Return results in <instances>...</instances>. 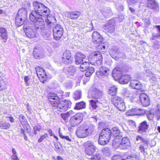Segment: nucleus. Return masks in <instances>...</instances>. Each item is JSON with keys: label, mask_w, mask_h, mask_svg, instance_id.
Wrapping results in <instances>:
<instances>
[{"label": "nucleus", "mask_w": 160, "mask_h": 160, "mask_svg": "<svg viewBox=\"0 0 160 160\" xmlns=\"http://www.w3.org/2000/svg\"><path fill=\"white\" fill-rule=\"evenodd\" d=\"M130 86L133 88L143 91L142 85L137 80H132L130 83Z\"/></svg>", "instance_id": "obj_22"}, {"label": "nucleus", "mask_w": 160, "mask_h": 160, "mask_svg": "<svg viewBox=\"0 0 160 160\" xmlns=\"http://www.w3.org/2000/svg\"><path fill=\"white\" fill-rule=\"evenodd\" d=\"M10 126V124L8 122L0 121V127L3 129H8Z\"/></svg>", "instance_id": "obj_43"}, {"label": "nucleus", "mask_w": 160, "mask_h": 160, "mask_svg": "<svg viewBox=\"0 0 160 160\" xmlns=\"http://www.w3.org/2000/svg\"><path fill=\"white\" fill-rule=\"evenodd\" d=\"M102 151L103 153L106 155H109L111 153L110 149L107 147L104 148L102 150Z\"/></svg>", "instance_id": "obj_52"}, {"label": "nucleus", "mask_w": 160, "mask_h": 160, "mask_svg": "<svg viewBox=\"0 0 160 160\" xmlns=\"http://www.w3.org/2000/svg\"><path fill=\"white\" fill-rule=\"evenodd\" d=\"M111 134L112 136H113L115 137H119V135L120 134V130L116 127L113 128L112 130L111 131Z\"/></svg>", "instance_id": "obj_36"}, {"label": "nucleus", "mask_w": 160, "mask_h": 160, "mask_svg": "<svg viewBox=\"0 0 160 160\" xmlns=\"http://www.w3.org/2000/svg\"><path fill=\"white\" fill-rule=\"evenodd\" d=\"M139 99L144 106H147L149 104L150 102L148 96L145 93H142L139 96Z\"/></svg>", "instance_id": "obj_19"}, {"label": "nucleus", "mask_w": 160, "mask_h": 160, "mask_svg": "<svg viewBox=\"0 0 160 160\" xmlns=\"http://www.w3.org/2000/svg\"><path fill=\"white\" fill-rule=\"evenodd\" d=\"M112 103L120 111H124L126 106L123 100L121 97L114 95L111 98Z\"/></svg>", "instance_id": "obj_4"}, {"label": "nucleus", "mask_w": 160, "mask_h": 160, "mask_svg": "<svg viewBox=\"0 0 160 160\" xmlns=\"http://www.w3.org/2000/svg\"><path fill=\"white\" fill-rule=\"evenodd\" d=\"M48 97L53 107H56L58 103L59 102L58 96L55 93H51L48 94Z\"/></svg>", "instance_id": "obj_12"}, {"label": "nucleus", "mask_w": 160, "mask_h": 160, "mask_svg": "<svg viewBox=\"0 0 160 160\" xmlns=\"http://www.w3.org/2000/svg\"><path fill=\"white\" fill-rule=\"evenodd\" d=\"M24 28L25 29L24 32L27 38H33L38 36V33L36 32L32 24H30L28 26H24Z\"/></svg>", "instance_id": "obj_5"}, {"label": "nucleus", "mask_w": 160, "mask_h": 160, "mask_svg": "<svg viewBox=\"0 0 160 160\" xmlns=\"http://www.w3.org/2000/svg\"><path fill=\"white\" fill-rule=\"evenodd\" d=\"M42 128L41 127L40 125H37L36 126H35L33 127V133L35 135H36L37 134V131H40Z\"/></svg>", "instance_id": "obj_53"}, {"label": "nucleus", "mask_w": 160, "mask_h": 160, "mask_svg": "<svg viewBox=\"0 0 160 160\" xmlns=\"http://www.w3.org/2000/svg\"><path fill=\"white\" fill-rule=\"evenodd\" d=\"M94 130V127L92 125L88 127L86 125L79 126L77 130L76 134L79 138H83L91 135Z\"/></svg>", "instance_id": "obj_2"}, {"label": "nucleus", "mask_w": 160, "mask_h": 160, "mask_svg": "<svg viewBox=\"0 0 160 160\" xmlns=\"http://www.w3.org/2000/svg\"><path fill=\"white\" fill-rule=\"evenodd\" d=\"M25 19L16 16L15 18V24L16 26L19 27L23 24Z\"/></svg>", "instance_id": "obj_38"}, {"label": "nucleus", "mask_w": 160, "mask_h": 160, "mask_svg": "<svg viewBox=\"0 0 160 160\" xmlns=\"http://www.w3.org/2000/svg\"><path fill=\"white\" fill-rule=\"evenodd\" d=\"M91 56H93V58L95 59L94 61H92L90 62L91 64L95 66H100L101 64L102 58V55L99 52L92 53L89 57Z\"/></svg>", "instance_id": "obj_9"}, {"label": "nucleus", "mask_w": 160, "mask_h": 160, "mask_svg": "<svg viewBox=\"0 0 160 160\" xmlns=\"http://www.w3.org/2000/svg\"><path fill=\"white\" fill-rule=\"evenodd\" d=\"M152 36L153 38H158L160 37V33L159 32L157 33H153L152 34Z\"/></svg>", "instance_id": "obj_64"}, {"label": "nucleus", "mask_w": 160, "mask_h": 160, "mask_svg": "<svg viewBox=\"0 0 160 160\" xmlns=\"http://www.w3.org/2000/svg\"><path fill=\"white\" fill-rule=\"evenodd\" d=\"M72 58L71 57L70 51L66 50L62 55V62L65 64H69L72 62Z\"/></svg>", "instance_id": "obj_13"}, {"label": "nucleus", "mask_w": 160, "mask_h": 160, "mask_svg": "<svg viewBox=\"0 0 160 160\" xmlns=\"http://www.w3.org/2000/svg\"><path fill=\"white\" fill-rule=\"evenodd\" d=\"M48 136V134L46 133L43 135H41L40 136V138L38 140V142H42L43 140L46 138Z\"/></svg>", "instance_id": "obj_58"}, {"label": "nucleus", "mask_w": 160, "mask_h": 160, "mask_svg": "<svg viewBox=\"0 0 160 160\" xmlns=\"http://www.w3.org/2000/svg\"><path fill=\"white\" fill-rule=\"evenodd\" d=\"M92 41L95 44H99L102 42V38L97 31H94L92 33Z\"/></svg>", "instance_id": "obj_17"}, {"label": "nucleus", "mask_w": 160, "mask_h": 160, "mask_svg": "<svg viewBox=\"0 0 160 160\" xmlns=\"http://www.w3.org/2000/svg\"><path fill=\"white\" fill-rule=\"evenodd\" d=\"M154 109L150 110L148 113L147 114V118L148 120L153 121V118L154 117Z\"/></svg>", "instance_id": "obj_47"}, {"label": "nucleus", "mask_w": 160, "mask_h": 160, "mask_svg": "<svg viewBox=\"0 0 160 160\" xmlns=\"http://www.w3.org/2000/svg\"><path fill=\"white\" fill-rule=\"evenodd\" d=\"M103 95V92L100 90L94 88L92 90L89 91L88 97L89 98L100 99Z\"/></svg>", "instance_id": "obj_10"}, {"label": "nucleus", "mask_w": 160, "mask_h": 160, "mask_svg": "<svg viewBox=\"0 0 160 160\" xmlns=\"http://www.w3.org/2000/svg\"><path fill=\"white\" fill-rule=\"evenodd\" d=\"M19 119L20 122L23 126L24 129H27L28 128L26 125L27 124V121L25 117L22 114H20L19 116Z\"/></svg>", "instance_id": "obj_33"}, {"label": "nucleus", "mask_w": 160, "mask_h": 160, "mask_svg": "<svg viewBox=\"0 0 160 160\" xmlns=\"http://www.w3.org/2000/svg\"><path fill=\"white\" fill-rule=\"evenodd\" d=\"M64 70L67 74L73 76L76 72V68L75 66H71L68 67L64 68Z\"/></svg>", "instance_id": "obj_25"}, {"label": "nucleus", "mask_w": 160, "mask_h": 160, "mask_svg": "<svg viewBox=\"0 0 160 160\" xmlns=\"http://www.w3.org/2000/svg\"><path fill=\"white\" fill-rule=\"evenodd\" d=\"M147 6L148 7L152 9L157 10L158 8L157 3L154 0H148Z\"/></svg>", "instance_id": "obj_29"}, {"label": "nucleus", "mask_w": 160, "mask_h": 160, "mask_svg": "<svg viewBox=\"0 0 160 160\" xmlns=\"http://www.w3.org/2000/svg\"><path fill=\"white\" fill-rule=\"evenodd\" d=\"M96 148H86L85 149V152L88 155H93L95 151Z\"/></svg>", "instance_id": "obj_42"}, {"label": "nucleus", "mask_w": 160, "mask_h": 160, "mask_svg": "<svg viewBox=\"0 0 160 160\" xmlns=\"http://www.w3.org/2000/svg\"><path fill=\"white\" fill-rule=\"evenodd\" d=\"M145 111L142 109L135 108L131 109L128 112V115L133 116L138 114H143Z\"/></svg>", "instance_id": "obj_24"}, {"label": "nucleus", "mask_w": 160, "mask_h": 160, "mask_svg": "<svg viewBox=\"0 0 160 160\" xmlns=\"http://www.w3.org/2000/svg\"><path fill=\"white\" fill-rule=\"evenodd\" d=\"M145 144L141 145L139 147V150L141 151V152L142 153H144L145 152V148L144 145Z\"/></svg>", "instance_id": "obj_62"}, {"label": "nucleus", "mask_w": 160, "mask_h": 160, "mask_svg": "<svg viewBox=\"0 0 160 160\" xmlns=\"http://www.w3.org/2000/svg\"><path fill=\"white\" fill-rule=\"evenodd\" d=\"M149 125L147 123L146 121H144L141 122L138 127V132L141 134H144L146 133L148 128Z\"/></svg>", "instance_id": "obj_14"}, {"label": "nucleus", "mask_w": 160, "mask_h": 160, "mask_svg": "<svg viewBox=\"0 0 160 160\" xmlns=\"http://www.w3.org/2000/svg\"><path fill=\"white\" fill-rule=\"evenodd\" d=\"M80 14L81 13L80 11H74L67 12L66 14V15L68 18L74 20L78 18Z\"/></svg>", "instance_id": "obj_18"}, {"label": "nucleus", "mask_w": 160, "mask_h": 160, "mask_svg": "<svg viewBox=\"0 0 160 160\" xmlns=\"http://www.w3.org/2000/svg\"><path fill=\"white\" fill-rule=\"evenodd\" d=\"M135 142V143L137 144H139L141 142H142L144 144H146L147 145H148V142L145 140L143 138L139 135L137 136H136Z\"/></svg>", "instance_id": "obj_31"}, {"label": "nucleus", "mask_w": 160, "mask_h": 160, "mask_svg": "<svg viewBox=\"0 0 160 160\" xmlns=\"http://www.w3.org/2000/svg\"><path fill=\"white\" fill-rule=\"evenodd\" d=\"M83 119L82 114L78 113L71 117L69 122L71 125L73 127L79 124Z\"/></svg>", "instance_id": "obj_8"}, {"label": "nucleus", "mask_w": 160, "mask_h": 160, "mask_svg": "<svg viewBox=\"0 0 160 160\" xmlns=\"http://www.w3.org/2000/svg\"><path fill=\"white\" fill-rule=\"evenodd\" d=\"M90 105L94 109H96L97 107L98 103V100L95 101L93 100H91L90 101Z\"/></svg>", "instance_id": "obj_51"}, {"label": "nucleus", "mask_w": 160, "mask_h": 160, "mask_svg": "<svg viewBox=\"0 0 160 160\" xmlns=\"http://www.w3.org/2000/svg\"><path fill=\"white\" fill-rule=\"evenodd\" d=\"M85 107V103L83 101H81L80 102L76 103L74 108L76 110H79L84 108Z\"/></svg>", "instance_id": "obj_39"}, {"label": "nucleus", "mask_w": 160, "mask_h": 160, "mask_svg": "<svg viewBox=\"0 0 160 160\" xmlns=\"http://www.w3.org/2000/svg\"><path fill=\"white\" fill-rule=\"evenodd\" d=\"M130 79V77L129 75H126L122 76L118 80L119 82L121 84H125L127 83Z\"/></svg>", "instance_id": "obj_30"}, {"label": "nucleus", "mask_w": 160, "mask_h": 160, "mask_svg": "<svg viewBox=\"0 0 160 160\" xmlns=\"http://www.w3.org/2000/svg\"><path fill=\"white\" fill-rule=\"evenodd\" d=\"M0 33L1 37L3 40V42H6L8 39V32L5 28L2 27L0 28Z\"/></svg>", "instance_id": "obj_28"}, {"label": "nucleus", "mask_w": 160, "mask_h": 160, "mask_svg": "<svg viewBox=\"0 0 160 160\" xmlns=\"http://www.w3.org/2000/svg\"><path fill=\"white\" fill-rule=\"evenodd\" d=\"M89 62L87 61H85L82 63L80 66V70L82 72L87 71L89 69Z\"/></svg>", "instance_id": "obj_35"}, {"label": "nucleus", "mask_w": 160, "mask_h": 160, "mask_svg": "<svg viewBox=\"0 0 160 160\" xmlns=\"http://www.w3.org/2000/svg\"><path fill=\"white\" fill-rule=\"evenodd\" d=\"M128 5H134L136 4L138 0H126Z\"/></svg>", "instance_id": "obj_54"}, {"label": "nucleus", "mask_w": 160, "mask_h": 160, "mask_svg": "<svg viewBox=\"0 0 160 160\" xmlns=\"http://www.w3.org/2000/svg\"><path fill=\"white\" fill-rule=\"evenodd\" d=\"M52 31L54 38L59 40L62 35L63 29L61 25L58 24L53 27Z\"/></svg>", "instance_id": "obj_6"}, {"label": "nucleus", "mask_w": 160, "mask_h": 160, "mask_svg": "<svg viewBox=\"0 0 160 160\" xmlns=\"http://www.w3.org/2000/svg\"><path fill=\"white\" fill-rule=\"evenodd\" d=\"M115 22L113 19L108 20L106 24L105 29L108 32L112 33L114 32L115 28Z\"/></svg>", "instance_id": "obj_15"}, {"label": "nucleus", "mask_w": 160, "mask_h": 160, "mask_svg": "<svg viewBox=\"0 0 160 160\" xmlns=\"http://www.w3.org/2000/svg\"><path fill=\"white\" fill-rule=\"evenodd\" d=\"M87 70L88 71L86 72L85 75L87 77L89 78L94 72V69L93 67H90Z\"/></svg>", "instance_id": "obj_48"}, {"label": "nucleus", "mask_w": 160, "mask_h": 160, "mask_svg": "<svg viewBox=\"0 0 160 160\" xmlns=\"http://www.w3.org/2000/svg\"><path fill=\"white\" fill-rule=\"evenodd\" d=\"M44 38L46 40H50L51 38V32L50 31H45L42 32Z\"/></svg>", "instance_id": "obj_40"}, {"label": "nucleus", "mask_w": 160, "mask_h": 160, "mask_svg": "<svg viewBox=\"0 0 160 160\" xmlns=\"http://www.w3.org/2000/svg\"><path fill=\"white\" fill-rule=\"evenodd\" d=\"M24 82L25 83V85L26 86H29V84L28 81L30 80V78L28 76H26L24 78Z\"/></svg>", "instance_id": "obj_59"}, {"label": "nucleus", "mask_w": 160, "mask_h": 160, "mask_svg": "<svg viewBox=\"0 0 160 160\" xmlns=\"http://www.w3.org/2000/svg\"><path fill=\"white\" fill-rule=\"evenodd\" d=\"M149 73H150V75H149V76L151 78V79H152H152L153 80V81L156 80V78H155V76H154V74L151 72H149Z\"/></svg>", "instance_id": "obj_63"}, {"label": "nucleus", "mask_w": 160, "mask_h": 160, "mask_svg": "<svg viewBox=\"0 0 160 160\" xmlns=\"http://www.w3.org/2000/svg\"><path fill=\"white\" fill-rule=\"evenodd\" d=\"M33 55L35 58L39 59L43 57L44 52L41 48L36 47L33 50Z\"/></svg>", "instance_id": "obj_16"}, {"label": "nucleus", "mask_w": 160, "mask_h": 160, "mask_svg": "<svg viewBox=\"0 0 160 160\" xmlns=\"http://www.w3.org/2000/svg\"><path fill=\"white\" fill-rule=\"evenodd\" d=\"M74 113V112L72 110L70 111L65 113H62L61 114V116L64 121L63 123H65L68 122L69 117L73 115Z\"/></svg>", "instance_id": "obj_27"}, {"label": "nucleus", "mask_w": 160, "mask_h": 160, "mask_svg": "<svg viewBox=\"0 0 160 160\" xmlns=\"http://www.w3.org/2000/svg\"><path fill=\"white\" fill-rule=\"evenodd\" d=\"M112 160H126L125 158L120 156H114L112 158Z\"/></svg>", "instance_id": "obj_55"}, {"label": "nucleus", "mask_w": 160, "mask_h": 160, "mask_svg": "<svg viewBox=\"0 0 160 160\" xmlns=\"http://www.w3.org/2000/svg\"><path fill=\"white\" fill-rule=\"evenodd\" d=\"M122 70L119 68H116L112 72V76L116 80H118L122 76Z\"/></svg>", "instance_id": "obj_21"}, {"label": "nucleus", "mask_w": 160, "mask_h": 160, "mask_svg": "<svg viewBox=\"0 0 160 160\" xmlns=\"http://www.w3.org/2000/svg\"><path fill=\"white\" fill-rule=\"evenodd\" d=\"M143 20L145 23V25L147 27H148L151 23V22L149 19H143Z\"/></svg>", "instance_id": "obj_60"}, {"label": "nucleus", "mask_w": 160, "mask_h": 160, "mask_svg": "<svg viewBox=\"0 0 160 160\" xmlns=\"http://www.w3.org/2000/svg\"><path fill=\"white\" fill-rule=\"evenodd\" d=\"M6 84L2 80H0V90L4 89L6 88Z\"/></svg>", "instance_id": "obj_56"}, {"label": "nucleus", "mask_w": 160, "mask_h": 160, "mask_svg": "<svg viewBox=\"0 0 160 160\" xmlns=\"http://www.w3.org/2000/svg\"><path fill=\"white\" fill-rule=\"evenodd\" d=\"M111 132V130L108 128L102 130L100 133L99 143L102 145H104L107 144L112 136Z\"/></svg>", "instance_id": "obj_3"}, {"label": "nucleus", "mask_w": 160, "mask_h": 160, "mask_svg": "<svg viewBox=\"0 0 160 160\" xmlns=\"http://www.w3.org/2000/svg\"><path fill=\"white\" fill-rule=\"evenodd\" d=\"M129 125L132 127H136V124L135 122L132 120H129L128 121Z\"/></svg>", "instance_id": "obj_61"}, {"label": "nucleus", "mask_w": 160, "mask_h": 160, "mask_svg": "<svg viewBox=\"0 0 160 160\" xmlns=\"http://www.w3.org/2000/svg\"><path fill=\"white\" fill-rule=\"evenodd\" d=\"M86 148H96L94 143L91 141H88L85 143Z\"/></svg>", "instance_id": "obj_50"}, {"label": "nucleus", "mask_w": 160, "mask_h": 160, "mask_svg": "<svg viewBox=\"0 0 160 160\" xmlns=\"http://www.w3.org/2000/svg\"><path fill=\"white\" fill-rule=\"evenodd\" d=\"M114 53L115 52V55L116 56H114V55H112V56L111 55V56L113 58H114V57H116V56L118 57H119L120 58H124L125 57V55L124 53L122 52H120L118 51V50L115 51V50L113 51Z\"/></svg>", "instance_id": "obj_46"}, {"label": "nucleus", "mask_w": 160, "mask_h": 160, "mask_svg": "<svg viewBox=\"0 0 160 160\" xmlns=\"http://www.w3.org/2000/svg\"><path fill=\"white\" fill-rule=\"evenodd\" d=\"M50 13V12H49ZM50 13L48 14V16L46 17L45 18H43L44 20H46V22L48 25V27L51 28L52 27V26H53V22L55 21V18L53 17H50L49 16Z\"/></svg>", "instance_id": "obj_26"}, {"label": "nucleus", "mask_w": 160, "mask_h": 160, "mask_svg": "<svg viewBox=\"0 0 160 160\" xmlns=\"http://www.w3.org/2000/svg\"><path fill=\"white\" fill-rule=\"evenodd\" d=\"M100 156L99 154H96L93 156L91 158V160H100Z\"/></svg>", "instance_id": "obj_57"}, {"label": "nucleus", "mask_w": 160, "mask_h": 160, "mask_svg": "<svg viewBox=\"0 0 160 160\" xmlns=\"http://www.w3.org/2000/svg\"><path fill=\"white\" fill-rule=\"evenodd\" d=\"M154 114L157 118V120L158 121L160 119V111L159 108H157L156 109H154Z\"/></svg>", "instance_id": "obj_49"}, {"label": "nucleus", "mask_w": 160, "mask_h": 160, "mask_svg": "<svg viewBox=\"0 0 160 160\" xmlns=\"http://www.w3.org/2000/svg\"><path fill=\"white\" fill-rule=\"evenodd\" d=\"M130 142L128 137H125L122 139L120 145V148L122 149H127L130 147Z\"/></svg>", "instance_id": "obj_20"}, {"label": "nucleus", "mask_w": 160, "mask_h": 160, "mask_svg": "<svg viewBox=\"0 0 160 160\" xmlns=\"http://www.w3.org/2000/svg\"><path fill=\"white\" fill-rule=\"evenodd\" d=\"M117 88L115 86H113L109 88L108 92L109 94H110L112 97L114 95H116L115 94L117 92Z\"/></svg>", "instance_id": "obj_37"}, {"label": "nucleus", "mask_w": 160, "mask_h": 160, "mask_svg": "<svg viewBox=\"0 0 160 160\" xmlns=\"http://www.w3.org/2000/svg\"><path fill=\"white\" fill-rule=\"evenodd\" d=\"M34 10L29 15L30 20L33 22L32 26L37 31H41L45 28L44 19L48 16L50 10L43 3L38 2L33 3Z\"/></svg>", "instance_id": "obj_1"}, {"label": "nucleus", "mask_w": 160, "mask_h": 160, "mask_svg": "<svg viewBox=\"0 0 160 160\" xmlns=\"http://www.w3.org/2000/svg\"><path fill=\"white\" fill-rule=\"evenodd\" d=\"M72 105L71 102L68 100H65L62 102L58 103L56 107L58 110L61 112L66 111L68 108H70Z\"/></svg>", "instance_id": "obj_7"}, {"label": "nucleus", "mask_w": 160, "mask_h": 160, "mask_svg": "<svg viewBox=\"0 0 160 160\" xmlns=\"http://www.w3.org/2000/svg\"><path fill=\"white\" fill-rule=\"evenodd\" d=\"M118 137H115L112 141V145L115 148L119 147L121 145L120 141L118 139Z\"/></svg>", "instance_id": "obj_41"}, {"label": "nucleus", "mask_w": 160, "mask_h": 160, "mask_svg": "<svg viewBox=\"0 0 160 160\" xmlns=\"http://www.w3.org/2000/svg\"><path fill=\"white\" fill-rule=\"evenodd\" d=\"M82 92L81 91H76L74 93L73 98L75 100H78L81 98Z\"/></svg>", "instance_id": "obj_44"}, {"label": "nucleus", "mask_w": 160, "mask_h": 160, "mask_svg": "<svg viewBox=\"0 0 160 160\" xmlns=\"http://www.w3.org/2000/svg\"><path fill=\"white\" fill-rule=\"evenodd\" d=\"M76 64H81L83 61V59L85 58L86 56L80 52L76 53L74 56Z\"/></svg>", "instance_id": "obj_23"}, {"label": "nucleus", "mask_w": 160, "mask_h": 160, "mask_svg": "<svg viewBox=\"0 0 160 160\" xmlns=\"http://www.w3.org/2000/svg\"><path fill=\"white\" fill-rule=\"evenodd\" d=\"M102 13L107 18L111 16L112 14V12L109 8H104L102 9L101 10Z\"/></svg>", "instance_id": "obj_34"}, {"label": "nucleus", "mask_w": 160, "mask_h": 160, "mask_svg": "<svg viewBox=\"0 0 160 160\" xmlns=\"http://www.w3.org/2000/svg\"><path fill=\"white\" fill-rule=\"evenodd\" d=\"M27 11L25 8H21L18 10V14L16 16L19 17L26 19L27 17Z\"/></svg>", "instance_id": "obj_32"}, {"label": "nucleus", "mask_w": 160, "mask_h": 160, "mask_svg": "<svg viewBox=\"0 0 160 160\" xmlns=\"http://www.w3.org/2000/svg\"><path fill=\"white\" fill-rule=\"evenodd\" d=\"M109 72L108 68L105 66H102L97 71L96 74L99 78L102 79L107 77Z\"/></svg>", "instance_id": "obj_11"}, {"label": "nucleus", "mask_w": 160, "mask_h": 160, "mask_svg": "<svg viewBox=\"0 0 160 160\" xmlns=\"http://www.w3.org/2000/svg\"><path fill=\"white\" fill-rule=\"evenodd\" d=\"M126 160H139L138 156L135 154H132L125 158Z\"/></svg>", "instance_id": "obj_45"}]
</instances>
